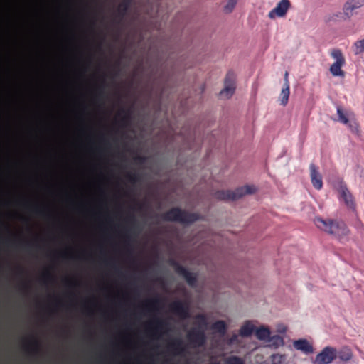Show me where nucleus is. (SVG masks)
<instances>
[{"label": "nucleus", "mask_w": 364, "mask_h": 364, "mask_svg": "<svg viewBox=\"0 0 364 364\" xmlns=\"http://www.w3.org/2000/svg\"><path fill=\"white\" fill-rule=\"evenodd\" d=\"M23 287L24 289H28V285L27 284H26V283H25V284H23Z\"/></svg>", "instance_id": "obj_45"}, {"label": "nucleus", "mask_w": 364, "mask_h": 364, "mask_svg": "<svg viewBox=\"0 0 364 364\" xmlns=\"http://www.w3.org/2000/svg\"><path fill=\"white\" fill-rule=\"evenodd\" d=\"M119 112L123 114V116L121 117L119 121L120 125L122 127H127L130 122V110L121 109Z\"/></svg>", "instance_id": "obj_24"}, {"label": "nucleus", "mask_w": 364, "mask_h": 364, "mask_svg": "<svg viewBox=\"0 0 364 364\" xmlns=\"http://www.w3.org/2000/svg\"><path fill=\"white\" fill-rule=\"evenodd\" d=\"M102 88H103V86L100 85L97 89L96 98L97 100L100 99L103 96L104 92H103Z\"/></svg>", "instance_id": "obj_36"}, {"label": "nucleus", "mask_w": 364, "mask_h": 364, "mask_svg": "<svg viewBox=\"0 0 364 364\" xmlns=\"http://www.w3.org/2000/svg\"><path fill=\"white\" fill-rule=\"evenodd\" d=\"M168 348L175 355H180L184 352L185 348L183 346V341L181 339H176L171 341L168 344Z\"/></svg>", "instance_id": "obj_15"}, {"label": "nucleus", "mask_w": 364, "mask_h": 364, "mask_svg": "<svg viewBox=\"0 0 364 364\" xmlns=\"http://www.w3.org/2000/svg\"><path fill=\"white\" fill-rule=\"evenodd\" d=\"M354 53L359 55L364 53V38L357 41L353 44Z\"/></svg>", "instance_id": "obj_28"}, {"label": "nucleus", "mask_w": 364, "mask_h": 364, "mask_svg": "<svg viewBox=\"0 0 364 364\" xmlns=\"http://www.w3.org/2000/svg\"><path fill=\"white\" fill-rule=\"evenodd\" d=\"M67 284H68L69 286H72V285H73V284H75V285L76 284V283H75V282L74 283V282H71V281H70V280H67Z\"/></svg>", "instance_id": "obj_42"}, {"label": "nucleus", "mask_w": 364, "mask_h": 364, "mask_svg": "<svg viewBox=\"0 0 364 364\" xmlns=\"http://www.w3.org/2000/svg\"><path fill=\"white\" fill-rule=\"evenodd\" d=\"M32 210L35 214L41 216L43 215L45 213L43 210L39 208L38 207H35Z\"/></svg>", "instance_id": "obj_38"}, {"label": "nucleus", "mask_w": 364, "mask_h": 364, "mask_svg": "<svg viewBox=\"0 0 364 364\" xmlns=\"http://www.w3.org/2000/svg\"><path fill=\"white\" fill-rule=\"evenodd\" d=\"M151 323L155 324V327H154L155 331H159L162 330L164 328V326L166 325V323L164 321L159 319V318L154 319V321H151Z\"/></svg>", "instance_id": "obj_32"}, {"label": "nucleus", "mask_w": 364, "mask_h": 364, "mask_svg": "<svg viewBox=\"0 0 364 364\" xmlns=\"http://www.w3.org/2000/svg\"><path fill=\"white\" fill-rule=\"evenodd\" d=\"M235 90V76L233 72L229 71L225 78L224 88L220 91V95L230 98Z\"/></svg>", "instance_id": "obj_8"}, {"label": "nucleus", "mask_w": 364, "mask_h": 364, "mask_svg": "<svg viewBox=\"0 0 364 364\" xmlns=\"http://www.w3.org/2000/svg\"><path fill=\"white\" fill-rule=\"evenodd\" d=\"M346 125H348V128L353 134L357 136L360 134L359 124L355 119L349 120Z\"/></svg>", "instance_id": "obj_26"}, {"label": "nucleus", "mask_w": 364, "mask_h": 364, "mask_svg": "<svg viewBox=\"0 0 364 364\" xmlns=\"http://www.w3.org/2000/svg\"><path fill=\"white\" fill-rule=\"evenodd\" d=\"M187 338L191 345L194 347L203 346L206 341L203 330L200 328H193L187 333Z\"/></svg>", "instance_id": "obj_5"}, {"label": "nucleus", "mask_w": 364, "mask_h": 364, "mask_svg": "<svg viewBox=\"0 0 364 364\" xmlns=\"http://www.w3.org/2000/svg\"><path fill=\"white\" fill-rule=\"evenodd\" d=\"M237 1L238 0H228L227 4L223 8L224 11L226 14L231 13L233 11Z\"/></svg>", "instance_id": "obj_30"}, {"label": "nucleus", "mask_w": 364, "mask_h": 364, "mask_svg": "<svg viewBox=\"0 0 364 364\" xmlns=\"http://www.w3.org/2000/svg\"><path fill=\"white\" fill-rule=\"evenodd\" d=\"M33 348H31L29 349V348H28V347H26V349H27V350H29L30 353H31V354H36L37 353H33V352L31 351Z\"/></svg>", "instance_id": "obj_43"}, {"label": "nucleus", "mask_w": 364, "mask_h": 364, "mask_svg": "<svg viewBox=\"0 0 364 364\" xmlns=\"http://www.w3.org/2000/svg\"><path fill=\"white\" fill-rule=\"evenodd\" d=\"M255 335L259 340H267L270 336V331L265 327H260L255 331Z\"/></svg>", "instance_id": "obj_22"}, {"label": "nucleus", "mask_w": 364, "mask_h": 364, "mask_svg": "<svg viewBox=\"0 0 364 364\" xmlns=\"http://www.w3.org/2000/svg\"><path fill=\"white\" fill-rule=\"evenodd\" d=\"M344 64L339 63H333L330 67V72L333 76H344V72L341 68Z\"/></svg>", "instance_id": "obj_21"}, {"label": "nucleus", "mask_w": 364, "mask_h": 364, "mask_svg": "<svg viewBox=\"0 0 364 364\" xmlns=\"http://www.w3.org/2000/svg\"><path fill=\"white\" fill-rule=\"evenodd\" d=\"M288 76H289V73H288L287 71H286L285 73H284V82L283 86L289 85V82Z\"/></svg>", "instance_id": "obj_40"}, {"label": "nucleus", "mask_w": 364, "mask_h": 364, "mask_svg": "<svg viewBox=\"0 0 364 364\" xmlns=\"http://www.w3.org/2000/svg\"><path fill=\"white\" fill-rule=\"evenodd\" d=\"M210 364H220L219 362H213V363H211Z\"/></svg>", "instance_id": "obj_49"}, {"label": "nucleus", "mask_w": 364, "mask_h": 364, "mask_svg": "<svg viewBox=\"0 0 364 364\" xmlns=\"http://www.w3.org/2000/svg\"><path fill=\"white\" fill-rule=\"evenodd\" d=\"M161 304V299L159 297H155L152 299L148 300L144 304V308L148 310H156Z\"/></svg>", "instance_id": "obj_23"}, {"label": "nucleus", "mask_w": 364, "mask_h": 364, "mask_svg": "<svg viewBox=\"0 0 364 364\" xmlns=\"http://www.w3.org/2000/svg\"><path fill=\"white\" fill-rule=\"evenodd\" d=\"M336 358V349L331 346H326L316 356L315 364H330Z\"/></svg>", "instance_id": "obj_6"}, {"label": "nucleus", "mask_w": 364, "mask_h": 364, "mask_svg": "<svg viewBox=\"0 0 364 364\" xmlns=\"http://www.w3.org/2000/svg\"><path fill=\"white\" fill-rule=\"evenodd\" d=\"M337 357L343 361H348L351 359L352 353L350 349L343 348L337 352Z\"/></svg>", "instance_id": "obj_27"}, {"label": "nucleus", "mask_w": 364, "mask_h": 364, "mask_svg": "<svg viewBox=\"0 0 364 364\" xmlns=\"http://www.w3.org/2000/svg\"><path fill=\"white\" fill-rule=\"evenodd\" d=\"M311 181L313 186L317 189L321 190L323 187L322 177L318 171V168L314 164H311L309 166Z\"/></svg>", "instance_id": "obj_11"}, {"label": "nucleus", "mask_w": 364, "mask_h": 364, "mask_svg": "<svg viewBox=\"0 0 364 364\" xmlns=\"http://www.w3.org/2000/svg\"><path fill=\"white\" fill-rule=\"evenodd\" d=\"M133 0H122L117 8L115 18L119 23L127 16Z\"/></svg>", "instance_id": "obj_12"}, {"label": "nucleus", "mask_w": 364, "mask_h": 364, "mask_svg": "<svg viewBox=\"0 0 364 364\" xmlns=\"http://www.w3.org/2000/svg\"><path fill=\"white\" fill-rule=\"evenodd\" d=\"M196 318L199 321L201 324H206V318L203 314H198L196 316Z\"/></svg>", "instance_id": "obj_37"}, {"label": "nucleus", "mask_w": 364, "mask_h": 364, "mask_svg": "<svg viewBox=\"0 0 364 364\" xmlns=\"http://www.w3.org/2000/svg\"><path fill=\"white\" fill-rule=\"evenodd\" d=\"M225 364H245L243 360L236 355H232L226 358Z\"/></svg>", "instance_id": "obj_29"}, {"label": "nucleus", "mask_w": 364, "mask_h": 364, "mask_svg": "<svg viewBox=\"0 0 364 364\" xmlns=\"http://www.w3.org/2000/svg\"><path fill=\"white\" fill-rule=\"evenodd\" d=\"M29 345L33 348L31 350L33 353H38L39 352V343L36 339L33 338L30 341Z\"/></svg>", "instance_id": "obj_34"}, {"label": "nucleus", "mask_w": 364, "mask_h": 364, "mask_svg": "<svg viewBox=\"0 0 364 364\" xmlns=\"http://www.w3.org/2000/svg\"><path fill=\"white\" fill-rule=\"evenodd\" d=\"M285 357L283 355L274 354L271 357L272 364H283Z\"/></svg>", "instance_id": "obj_31"}, {"label": "nucleus", "mask_w": 364, "mask_h": 364, "mask_svg": "<svg viewBox=\"0 0 364 364\" xmlns=\"http://www.w3.org/2000/svg\"><path fill=\"white\" fill-rule=\"evenodd\" d=\"M294 347L305 354H310L314 352L312 345L306 339H299L293 343Z\"/></svg>", "instance_id": "obj_14"}, {"label": "nucleus", "mask_w": 364, "mask_h": 364, "mask_svg": "<svg viewBox=\"0 0 364 364\" xmlns=\"http://www.w3.org/2000/svg\"><path fill=\"white\" fill-rule=\"evenodd\" d=\"M147 157L143 156H136L134 157V161L138 164H144L146 163Z\"/></svg>", "instance_id": "obj_35"}, {"label": "nucleus", "mask_w": 364, "mask_h": 364, "mask_svg": "<svg viewBox=\"0 0 364 364\" xmlns=\"http://www.w3.org/2000/svg\"><path fill=\"white\" fill-rule=\"evenodd\" d=\"M255 191L256 188L254 186L245 185L236 188L235 191H218L215 193L214 196L221 200H235L245 195L254 193Z\"/></svg>", "instance_id": "obj_3"}, {"label": "nucleus", "mask_w": 364, "mask_h": 364, "mask_svg": "<svg viewBox=\"0 0 364 364\" xmlns=\"http://www.w3.org/2000/svg\"><path fill=\"white\" fill-rule=\"evenodd\" d=\"M43 279L45 281L47 279L53 280V277L52 276V274L50 272H47L45 274H43Z\"/></svg>", "instance_id": "obj_39"}, {"label": "nucleus", "mask_w": 364, "mask_h": 364, "mask_svg": "<svg viewBox=\"0 0 364 364\" xmlns=\"http://www.w3.org/2000/svg\"><path fill=\"white\" fill-rule=\"evenodd\" d=\"M255 330V327L250 321H247L240 328V334L242 337L250 336Z\"/></svg>", "instance_id": "obj_19"}, {"label": "nucleus", "mask_w": 364, "mask_h": 364, "mask_svg": "<svg viewBox=\"0 0 364 364\" xmlns=\"http://www.w3.org/2000/svg\"><path fill=\"white\" fill-rule=\"evenodd\" d=\"M331 55L333 58L336 60L334 63L345 64L346 60L343 55V53L340 49H333L331 53Z\"/></svg>", "instance_id": "obj_25"}, {"label": "nucleus", "mask_w": 364, "mask_h": 364, "mask_svg": "<svg viewBox=\"0 0 364 364\" xmlns=\"http://www.w3.org/2000/svg\"><path fill=\"white\" fill-rule=\"evenodd\" d=\"M127 220L132 223H135V218L134 217V215H131L129 216V218H127Z\"/></svg>", "instance_id": "obj_41"}, {"label": "nucleus", "mask_w": 364, "mask_h": 364, "mask_svg": "<svg viewBox=\"0 0 364 364\" xmlns=\"http://www.w3.org/2000/svg\"><path fill=\"white\" fill-rule=\"evenodd\" d=\"M170 311L181 318L186 319L189 318V306L187 303L181 300L173 301L170 306Z\"/></svg>", "instance_id": "obj_7"}, {"label": "nucleus", "mask_w": 364, "mask_h": 364, "mask_svg": "<svg viewBox=\"0 0 364 364\" xmlns=\"http://www.w3.org/2000/svg\"><path fill=\"white\" fill-rule=\"evenodd\" d=\"M169 264L174 269L175 272L180 276L183 277L187 284L195 287L197 284V275L195 273L189 272L186 267L181 265L177 261L170 259Z\"/></svg>", "instance_id": "obj_4"}, {"label": "nucleus", "mask_w": 364, "mask_h": 364, "mask_svg": "<svg viewBox=\"0 0 364 364\" xmlns=\"http://www.w3.org/2000/svg\"><path fill=\"white\" fill-rule=\"evenodd\" d=\"M18 270H19L20 273H23V269H22V268L18 267Z\"/></svg>", "instance_id": "obj_47"}, {"label": "nucleus", "mask_w": 364, "mask_h": 364, "mask_svg": "<svg viewBox=\"0 0 364 364\" xmlns=\"http://www.w3.org/2000/svg\"><path fill=\"white\" fill-rule=\"evenodd\" d=\"M211 328L214 331L224 335L227 330V326L224 321L220 320L214 322L211 326Z\"/></svg>", "instance_id": "obj_18"}, {"label": "nucleus", "mask_w": 364, "mask_h": 364, "mask_svg": "<svg viewBox=\"0 0 364 364\" xmlns=\"http://www.w3.org/2000/svg\"><path fill=\"white\" fill-rule=\"evenodd\" d=\"M314 223L318 228L338 238L346 236L349 233L348 228L342 220H324L320 217H316L314 219Z\"/></svg>", "instance_id": "obj_2"}, {"label": "nucleus", "mask_w": 364, "mask_h": 364, "mask_svg": "<svg viewBox=\"0 0 364 364\" xmlns=\"http://www.w3.org/2000/svg\"><path fill=\"white\" fill-rule=\"evenodd\" d=\"M364 6V0H349L343 6V13L345 16L350 18L353 16L354 10Z\"/></svg>", "instance_id": "obj_13"}, {"label": "nucleus", "mask_w": 364, "mask_h": 364, "mask_svg": "<svg viewBox=\"0 0 364 364\" xmlns=\"http://www.w3.org/2000/svg\"><path fill=\"white\" fill-rule=\"evenodd\" d=\"M237 336L236 335L233 336L232 338V341H235V339H237Z\"/></svg>", "instance_id": "obj_46"}, {"label": "nucleus", "mask_w": 364, "mask_h": 364, "mask_svg": "<svg viewBox=\"0 0 364 364\" xmlns=\"http://www.w3.org/2000/svg\"><path fill=\"white\" fill-rule=\"evenodd\" d=\"M33 348H31L29 349V348H28V347H26V349H27V350H29L30 353H31V354H36L37 353H33V352L31 351Z\"/></svg>", "instance_id": "obj_44"}, {"label": "nucleus", "mask_w": 364, "mask_h": 364, "mask_svg": "<svg viewBox=\"0 0 364 364\" xmlns=\"http://www.w3.org/2000/svg\"><path fill=\"white\" fill-rule=\"evenodd\" d=\"M340 198L343 200L346 206L353 211L355 210L354 198L346 185H341L339 189Z\"/></svg>", "instance_id": "obj_10"}, {"label": "nucleus", "mask_w": 364, "mask_h": 364, "mask_svg": "<svg viewBox=\"0 0 364 364\" xmlns=\"http://www.w3.org/2000/svg\"><path fill=\"white\" fill-rule=\"evenodd\" d=\"M138 208H139V209H141V208H142V205H141V204H138Z\"/></svg>", "instance_id": "obj_48"}, {"label": "nucleus", "mask_w": 364, "mask_h": 364, "mask_svg": "<svg viewBox=\"0 0 364 364\" xmlns=\"http://www.w3.org/2000/svg\"><path fill=\"white\" fill-rule=\"evenodd\" d=\"M290 7L291 2L289 0H281L278 2L276 7L269 12L268 17L271 19H274L276 17H284Z\"/></svg>", "instance_id": "obj_9"}, {"label": "nucleus", "mask_w": 364, "mask_h": 364, "mask_svg": "<svg viewBox=\"0 0 364 364\" xmlns=\"http://www.w3.org/2000/svg\"><path fill=\"white\" fill-rule=\"evenodd\" d=\"M290 95V86H283L281 92H280V104L283 106H286L289 101V97Z\"/></svg>", "instance_id": "obj_17"}, {"label": "nucleus", "mask_w": 364, "mask_h": 364, "mask_svg": "<svg viewBox=\"0 0 364 364\" xmlns=\"http://www.w3.org/2000/svg\"><path fill=\"white\" fill-rule=\"evenodd\" d=\"M268 341L269 342V346L274 348H277L279 346L284 345L283 338L279 335H274L269 337Z\"/></svg>", "instance_id": "obj_20"}, {"label": "nucleus", "mask_w": 364, "mask_h": 364, "mask_svg": "<svg viewBox=\"0 0 364 364\" xmlns=\"http://www.w3.org/2000/svg\"><path fill=\"white\" fill-rule=\"evenodd\" d=\"M126 177L127 180L132 184L136 183L139 180V176L134 173H128Z\"/></svg>", "instance_id": "obj_33"}, {"label": "nucleus", "mask_w": 364, "mask_h": 364, "mask_svg": "<svg viewBox=\"0 0 364 364\" xmlns=\"http://www.w3.org/2000/svg\"><path fill=\"white\" fill-rule=\"evenodd\" d=\"M336 109L337 114L338 116V121L344 124H347L348 123V121L350 120L349 118L354 117L353 112H347L345 113L341 106H338Z\"/></svg>", "instance_id": "obj_16"}, {"label": "nucleus", "mask_w": 364, "mask_h": 364, "mask_svg": "<svg viewBox=\"0 0 364 364\" xmlns=\"http://www.w3.org/2000/svg\"><path fill=\"white\" fill-rule=\"evenodd\" d=\"M161 218L164 221L176 222L184 225H190L200 219L198 213H190L178 207L171 208L164 213Z\"/></svg>", "instance_id": "obj_1"}]
</instances>
